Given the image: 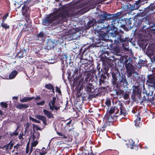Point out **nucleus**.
<instances>
[{
    "label": "nucleus",
    "instance_id": "aec40b11",
    "mask_svg": "<svg viewBox=\"0 0 155 155\" xmlns=\"http://www.w3.org/2000/svg\"><path fill=\"white\" fill-rule=\"evenodd\" d=\"M126 26L125 25V29H124V30H128L129 29H131L132 26V25L131 21L130 19H127V20Z\"/></svg>",
    "mask_w": 155,
    "mask_h": 155
},
{
    "label": "nucleus",
    "instance_id": "6e6552de",
    "mask_svg": "<svg viewBox=\"0 0 155 155\" xmlns=\"http://www.w3.org/2000/svg\"><path fill=\"white\" fill-rule=\"evenodd\" d=\"M107 89L105 87L102 86H99L98 88H97L96 89V91H95L94 94H92V97H95L97 96H100L102 93H104L106 91Z\"/></svg>",
    "mask_w": 155,
    "mask_h": 155
},
{
    "label": "nucleus",
    "instance_id": "79ce46f5",
    "mask_svg": "<svg viewBox=\"0 0 155 155\" xmlns=\"http://www.w3.org/2000/svg\"><path fill=\"white\" fill-rule=\"evenodd\" d=\"M122 96L124 98V99L125 100H127L130 98L129 94L127 92H126V93H124V95H123Z\"/></svg>",
    "mask_w": 155,
    "mask_h": 155
},
{
    "label": "nucleus",
    "instance_id": "6e6d98bb",
    "mask_svg": "<svg viewBox=\"0 0 155 155\" xmlns=\"http://www.w3.org/2000/svg\"><path fill=\"white\" fill-rule=\"evenodd\" d=\"M19 127L18 126L16 128V129L15 130L13 133H12L11 134V135L12 136H13V135L17 136V135H18V132H17V130L18 129Z\"/></svg>",
    "mask_w": 155,
    "mask_h": 155
},
{
    "label": "nucleus",
    "instance_id": "a19ab883",
    "mask_svg": "<svg viewBox=\"0 0 155 155\" xmlns=\"http://www.w3.org/2000/svg\"><path fill=\"white\" fill-rule=\"evenodd\" d=\"M45 87L46 88L50 90H51L54 87L53 85L50 83L45 84Z\"/></svg>",
    "mask_w": 155,
    "mask_h": 155
},
{
    "label": "nucleus",
    "instance_id": "9b49d317",
    "mask_svg": "<svg viewBox=\"0 0 155 155\" xmlns=\"http://www.w3.org/2000/svg\"><path fill=\"white\" fill-rule=\"evenodd\" d=\"M147 77L148 79L147 80V82L148 85L151 87L154 86L155 84V74H148Z\"/></svg>",
    "mask_w": 155,
    "mask_h": 155
},
{
    "label": "nucleus",
    "instance_id": "c03bdc74",
    "mask_svg": "<svg viewBox=\"0 0 155 155\" xmlns=\"http://www.w3.org/2000/svg\"><path fill=\"white\" fill-rule=\"evenodd\" d=\"M103 70H104V71H103V73H104V74L107 75V74H108L107 72L109 70V68L108 66L106 65H104Z\"/></svg>",
    "mask_w": 155,
    "mask_h": 155
},
{
    "label": "nucleus",
    "instance_id": "7ed1b4c3",
    "mask_svg": "<svg viewBox=\"0 0 155 155\" xmlns=\"http://www.w3.org/2000/svg\"><path fill=\"white\" fill-rule=\"evenodd\" d=\"M112 76V83L114 86L118 88L122 87L124 88L128 85V83L125 75L122 74L121 76L118 71H115L111 72Z\"/></svg>",
    "mask_w": 155,
    "mask_h": 155
},
{
    "label": "nucleus",
    "instance_id": "72a5a7b5",
    "mask_svg": "<svg viewBox=\"0 0 155 155\" xmlns=\"http://www.w3.org/2000/svg\"><path fill=\"white\" fill-rule=\"evenodd\" d=\"M95 22L96 21L94 19L89 21L87 23V27L89 28L90 27H92L94 25Z\"/></svg>",
    "mask_w": 155,
    "mask_h": 155
},
{
    "label": "nucleus",
    "instance_id": "cd10ccee",
    "mask_svg": "<svg viewBox=\"0 0 155 155\" xmlns=\"http://www.w3.org/2000/svg\"><path fill=\"white\" fill-rule=\"evenodd\" d=\"M85 81L86 82L89 83L90 81H92V76L91 74L87 73L85 77Z\"/></svg>",
    "mask_w": 155,
    "mask_h": 155
},
{
    "label": "nucleus",
    "instance_id": "338daca9",
    "mask_svg": "<svg viewBox=\"0 0 155 155\" xmlns=\"http://www.w3.org/2000/svg\"><path fill=\"white\" fill-rule=\"evenodd\" d=\"M66 38L68 40L70 41L73 39V38L72 35H69L67 36V37H66Z\"/></svg>",
    "mask_w": 155,
    "mask_h": 155
},
{
    "label": "nucleus",
    "instance_id": "4468645a",
    "mask_svg": "<svg viewBox=\"0 0 155 155\" xmlns=\"http://www.w3.org/2000/svg\"><path fill=\"white\" fill-rule=\"evenodd\" d=\"M103 17L104 18V19L112 20V21H111L112 22H114L115 23L116 22L115 19L114 18V14H108L107 12H106V13L104 15Z\"/></svg>",
    "mask_w": 155,
    "mask_h": 155
},
{
    "label": "nucleus",
    "instance_id": "f3484780",
    "mask_svg": "<svg viewBox=\"0 0 155 155\" xmlns=\"http://www.w3.org/2000/svg\"><path fill=\"white\" fill-rule=\"evenodd\" d=\"M93 87V86L92 85V84L90 83L86 85V91L88 92L94 94L95 91H96L94 88Z\"/></svg>",
    "mask_w": 155,
    "mask_h": 155
},
{
    "label": "nucleus",
    "instance_id": "39448f33",
    "mask_svg": "<svg viewBox=\"0 0 155 155\" xmlns=\"http://www.w3.org/2000/svg\"><path fill=\"white\" fill-rule=\"evenodd\" d=\"M119 112V109L117 106L111 107L105 116L107 119L106 121L107 124L110 125V124H112L113 122L116 121L118 116L117 114Z\"/></svg>",
    "mask_w": 155,
    "mask_h": 155
},
{
    "label": "nucleus",
    "instance_id": "f03ea898",
    "mask_svg": "<svg viewBox=\"0 0 155 155\" xmlns=\"http://www.w3.org/2000/svg\"><path fill=\"white\" fill-rule=\"evenodd\" d=\"M69 17V14L67 11H63L55 15H50L45 18L42 24L46 26L49 25L52 23L54 26L62 24L67 21V18Z\"/></svg>",
    "mask_w": 155,
    "mask_h": 155
},
{
    "label": "nucleus",
    "instance_id": "bb28decb",
    "mask_svg": "<svg viewBox=\"0 0 155 155\" xmlns=\"http://www.w3.org/2000/svg\"><path fill=\"white\" fill-rule=\"evenodd\" d=\"M25 49L20 50L16 55L15 57L17 58H22L24 57V51H25Z\"/></svg>",
    "mask_w": 155,
    "mask_h": 155
},
{
    "label": "nucleus",
    "instance_id": "774afa93",
    "mask_svg": "<svg viewBox=\"0 0 155 155\" xmlns=\"http://www.w3.org/2000/svg\"><path fill=\"white\" fill-rule=\"evenodd\" d=\"M56 91L59 94H61V91L59 88L58 86H56Z\"/></svg>",
    "mask_w": 155,
    "mask_h": 155
},
{
    "label": "nucleus",
    "instance_id": "9d476101",
    "mask_svg": "<svg viewBox=\"0 0 155 155\" xmlns=\"http://www.w3.org/2000/svg\"><path fill=\"white\" fill-rule=\"evenodd\" d=\"M118 105L119 106H117L119 110H120V113L119 112L118 114V116L120 115L125 116L127 114V113L123 103L119 101L118 103Z\"/></svg>",
    "mask_w": 155,
    "mask_h": 155
},
{
    "label": "nucleus",
    "instance_id": "3c124183",
    "mask_svg": "<svg viewBox=\"0 0 155 155\" xmlns=\"http://www.w3.org/2000/svg\"><path fill=\"white\" fill-rule=\"evenodd\" d=\"M9 13H5L2 17V22H5V21L6 20L7 17L8 16Z\"/></svg>",
    "mask_w": 155,
    "mask_h": 155
},
{
    "label": "nucleus",
    "instance_id": "393cba45",
    "mask_svg": "<svg viewBox=\"0 0 155 155\" xmlns=\"http://www.w3.org/2000/svg\"><path fill=\"white\" fill-rule=\"evenodd\" d=\"M13 145V144L12 143V141H11L9 143L6 144L4 147H1V148H5L6 150H8V149L11 150L12 147Z\"/></svg>",
    "mask_w": 155,
    "mask_h": 155
},
{
    "label": "nucleus",
    "instance_id": "20e7f679",
    "mask_svg": "<svg viewBox=\"0 0 155 155\" xmlns=\"http://www.w3.org/2000/svg\"><path fill=\"white\" fill-rule=\"evenodd\" d=\"M120 61L125 65L127 76L130 77L135 71V67L132 64L133 61L129 57L126 55L122 56Z\"/></svg>",
    "mask_w": 155,
    "mask_h": 155
},
{
    "label": "nucleus",
    "instance_id": "49530a36",
    "mask_svg": "<svg viewBox=\"0 0 155 155\" xmlns=\"http://www.w3.org/2000/svg\"><path fill=\"white\" fill-rule=\"evenodd\" d=\"M81 68L80 67L76 68L75 70L74 71V76L75 75V77H77L78 76V73L79 70H80Z\"/></svg>",
    "mask_w": 155,
    "mask_h": 155
},
{
    "label": "nucleus",
    "instance_id": "2f4dec72",
    "mask_svg": "<svg viewBox=\"0 0 155 155\" xmlns=\"http://www.w3.org/2000/svg\"><path fill=\"white\" fill-rule=\"evenodd\" d=\"M153 91H150L149 93L148 94L147 96H150V97H150L149 100L150 102H152L155 99V94L153 95Z\"/></svg>",
    "mask_w": 155,
    "mask_h": 155
},
{
    "label": "nucleus",
    "instance_id": "a18cd8bd",
    "mask_svg": "<svg viewBox=\"0 0 155 155\" xmlns=\"http://www.w3.org/2000/svg\"><path fill=\"white\" fill-rule=\"evenodd\" d=\"M35 155H43V153H41L40 150L38 149H36L34 151Z\"/></svg>",
    "mask_w": 155,
    "mask_h": 155
},
{
    "label": "nucleus",
    "instance_id": "e2e57ef3",
    "mask_svg": "<svg viewBox=\"0 0 155 155\" xmlns=\"http://www.w3.org/2000/svg\"><path fill=\"white\" fill-rule=\"evenodd\" d=\"M45 103V101L44 100H43L42 101L38 102L36 103V104L38 105H44Z\"/></svg>",
    "mask_w": 155,
    "mask_h": 155
},
{
    "label": "nucleus",
    "instance_id": "c9c22d12",
    "mask_svg": "<svg viewBox=\"0 0 155 155\" xmlns=\"http://www.w3.org/2000/svg\"><path fill=\"white\" fill-rule=\"evenodd\" d=\"M32 0H27L24 2L21 5H24V4L26 7H28L29 8L31 5L30 4V3L31 2Z\"/></svg>",
    "mask_w": 155,
    "mask_h": 155
},
{
    "label": "nucleus",
    "instance_id": "09e8293b",
    "mask_svg": "<svg viewBox=\"0 0 155 155\" xmlns=\"http://www.w3.org/2000/svg\"><path fill=\"white\" fill-rule=\"evenodd\" d=\"M41 153H43V155H45L47 153V150L45 147H43L40 150Z\"/></svg>",
    "mask_w": 155,
    "mask_h": 155
},
{
    "label": "nucleus",
    "instance_id": "a878e982",
    "mask_svg": "<svg viewBox=\"0 0 155 155\" xmlns=\"http://www.w3.org/2000/svg\"><path fill=\"white\" fill-rule=\"evenodd\" d=\"M149 97H147V96H143L142 98V97L140 98V104H144V103H147L148 101H149Z\"/></svg>",
    "mask_w": 155,
    "mask_h": 155
},
{
    "label": "nucleus",
    "instance_id": "412c9836",
    "mask_svg": "<svg viewBox=\"0 0 155 155\" xmlns=\"http://www.w3.org/2000/svg\"><path fill=\"white\" fill-rule=\"evenodd\" d=\"M29 107V105L28 104H18L16 105L15 107L18 109H26Z\"/></svg>",
    "mask_w": 155,
    "mask_h": 155
},
{
    "label": "nucleus",
    "instance_id": "37998d69",
    "mask_svg": "<svg viewBox=\"0 0 155 155\" xmlns=\"http://www.w3.org/2000/svg\"><path fill=\"white\" fill-rule=\"evenodd\" d=\"M44 34L42 31H41L39 34L36 35V36L38 38L36 40H38L39 38H42L44 37Z\"/></svg>",
    "mask_w": 155,
    "mask_h": 155
},
{
    "label": "nucleus",
    "instance_id": "0eeeda50",
    "mask_svg": "<svg viewBox=\"0 0 155 155\" xmlns=\"http://www.w3.org/2000/svg\"><path fill=\"white\" fill-rule=\"evenodd\" d=\"M133 87L132 98L135 100L137 96L139 98V100H140V98L141 97V89L137 86H134Z\"/></svg>",
    "mask_w": 155,
    "mask_h": 155
},
{
    "label": "nucleus",
    "instance_id": "2eb2a0df",
    "mask_svg": "<svg viewBox=\"0 0 155 155\" xmlns=\"http://www.w3.org/2000/svg\"><path fill=\"white\" fill-rule=\"evenodd\" d=\"M110 30V29H108L107 28L104 27L101 30L99 34L103 38H104L107 36V34L108 33Z\"/></svg>",
    "mask_w": 155,
    "mask_h": 155
},
{
    "label": "nucleus",
    "instance_id": "de8ad7c7",
    "mask_svg": "<svg viewBox=\"0 0 155 155\" xmlns=\"http://www.w3.org/2000/svg\"><path fill=\"white\" fill-rule=\"evenodd\" d=\"M29 119L30 120H31L32 121L37 123H40V121L38 120H37L35 119L32 117L31 116L29 117Z\"/></svg>",
    "mask_w": 155,
    "mask_h": 155
},
{
    "label": "nucleus",
    "instance_id": "4c0bfd02",
    "mask_svg": "<svg viewBox=\"0 0 155 155\" xmlns=\"http://www.w3.org/2000/svg\"><path fill=\"white\" fill-rule=\"evenodd\" d=\"M121 14V12H117V13L114 14V18L115 19L116 21L118 22L119 19V16Z\"/></svg>",
    "mask_w": 155,
    "mask_h": 155
},
{
    "label": "nucleus",
    "instance_id": "69168bd1",
    "mask_svg": "<svg viewBox=\"0 0 155 155\" xmlns=\"http://www.w3.org/2000/svg\"><path fill=\"white\" fill-rule=\"evenodd\" d=\"M105 74H104V73H103L102 74H101V76L100 77V78L104 80L106 78V77L105 76Z\"/></svg>",
    "mask_w": 155,
    "mask_h": 155
},
{
    "label": "nucleus",
    "instance_id": "f704fd0d",
    "mask_svg": "<svg viewBox=\"0 0 155 155\" xmlns=\"http://www.w3.org/2000/svg\"><path fill=\"white\" fill-rule=\"evenodd\" d=\"M1 24L2 28H4L5 30L10 28L9 25H8L7 23H5V22H2V23Z\"/></svg>",
    "mask_w": 155,
    "mask_h": 155
},
{
    "label": "nucleus",
    "instance_id": "8fccbe9b",
    "mask_svg": "<svg viewBox=\"0 0 155 155\" xmlns=\"http://www.w3.org/2000/svg\"><path fill=\"white\" fill-rule=\"evenodd\" d=\"M1 106L2 108H6L8 107V104L6 102H1Z\"/></svg>",
    "mask_w": 155,
    "mask_h": 155
},
{
    "label": "nucleus",
    "instance_id": "a211bd4d",
    "mask_svg": "<svg viewBox=\"0 0 155 155\" xmlns=\"http://www.w3.org/2000/svg\"><path fill=\"white\" fill-rule=\"evenodd\" d=\"M114 86V89L116 91V94L117 95L122 96L124 91L123 90H121L120 87H117L116 86Z\"/></svg>",
    "mask_w": 155,
    "mask_h": 155
},
{
    "label": "nucleus",
    "instance_id": "423d86ee",
    "mask_svg": "<svg viewBox=\"0 0 155 155\" xmlns=\"http://www.w3.org/2000/svg\"><path fill=\"white\" fill-rule=\"evenodd\" d=\"M144 23L145 25L143 24V26L141 27L140 30L143 32L145 33L144 36L146 37L147 38L145 39V41H142L141 44L143 46L146 48L148 45L147 41L152 38V37L154 35V33L153 32V31L152 30H150V29L148 28L146 26V23L144 22Z\"/></svg>",
    "mask_w": 155,
    "mask_h": 155
},
{
    "label": "nucleus",
    "instance_id": "5701e85b",
    "mask_svg": "<svg viewBox=\"0 0 155 155\" xmlns=\"http://www.w3.org/2000/svg\"><path fill=\"white\" fill-rule=\"evenodd\" d=\"M141 117H140L139 115L138 114L137 118L135 120H134V122L135 123V125L136 127H140V120Z\"/></svg>",
    "mask_w": 155,
    "mask_h": 155
},
{
    "label": "nucleus",
    "instance_id": "b1692460",
    "mask_svg": "<svg viewBox=\"0 0 155 155\" xmlns=\"http://www.w3.org/2000/svg\"><path fill=\"white\" fill-rule=\"evenodd\" d=\"M43 111L44 114L48 118H51V117L54 118L53 114L50 111L45 109L43 110Z\"/></svg>",
    "mask_w": 155,
    "mask_h": 155
},
{
    "label": "nucleus",
    "instance_id": "c756f323",
    "mask_svg": "<svg viewBox=\"0 0 155 155\" xmlns=\"http://www.w3.org/2000/svg\"><path fill=\"white\" fill-rule=\"evenodd\" d=\"M58 57L60 59L62 60L63 61V59L65 58L66 59L68 57L67 56L64 54V53L63 51L61 53H57Z\"/></svg>",
    "mask_w": 155,
    "mask_h": 155
},
{
    "label": "nucleus",
    "instance_id": "864d4df0",
    "mask_svg": "<svg viewBox=\"0 0 155 155\" xmlns=\"http://www.w3.org/2000/svg\"><path fill=\"white\" fill-rule=\"evenodd\" d=\"M57 134L59 136H61L62 138H64L66 139L67 137L64 134H62L60 132H57Z\"/></svg>",
    "mask_w": 155,
    "mask_h": 155
},
{
    "label": "nucleus",
    "instance_id": "f8f14e48",
    "mask_svg": "<svg viewBox=\"0 0 155 155\" xmlns=\"http://www.w3.org/2000/svg\"><path fill=\"white\" fill-rule=\"evenodd\" d=\"M79 76V75H78V77H75L74 79L73 84L75 86L76 89L80 87L81 86V87H82L83 80L82 79L79 80L78 76Z\"/></svg>",
    "mask_w": 155,
    "mask_h": 155
},
{
    "label": "nucleus",
    "instance_id": "0e129e2a",
    "mask_svg": "<svg viewBox=\"0 0 155 155\" xmlns=\"http://www.w3.org/2000/svg\"><path fill=\"white\" fill-rule=\"evenodd\" d=\"M81 86L80 87H78V88H77V89L75 88V90H76V91L77 92V93H81Z\"/></svg>",
    "mask_w": 155,
    "mask_h": 155
},
{
    "label": "nucleus",
    "instance_id": "4d7b16f0",
    "mask_svg": "<svg viewBox=\"0 0 155 155\" xmlns=\"http://www.w3.org/2000/svg\"><path fill=\"white\" fill-rule=\"evenodd\" d=\"M130 7L131 5H127L126 6V10L127 12H128V11H130L131 10V9Z\"/></svg>",
    "mask_w": 155,
    "mask_h": 155
},
{
    "label": "nucleus",
    "instance_id": "473e14b6",
    "mask_svg": "<svg viewBox=\"0 0 155 155\" xmlns=\"http://www.w3.org/2000/svg\"><path fill=\"white\" fill-rule=\"evenodd\" d=\"M34 97H24L22 99L20 100V101L21 102H26L27 101H30L31 100H32L33 99H34Z\"/></svg>",
    "mask_w": 155,
    "mask_h": 155
},
{
    "label": "nucleus",
    "instance_id": "58836bf2",
    "mask_svg": "<svg viewBox=\"0 0 155 155\" xmlns=\"http://www.w3.org/2000/svg\"><path fill=\"white\" fill-rule=\"evenodd\" d=\"M105 105L108 107H110L111 105V100L110 98H107L105 103Z\"/></svg>",
    "mask_w": 155,
    "mask_h": 155
},
{
    "label": "nucleus",
    "instance_id": "ea45409f",
    "mask_svg": "<svg viewBox=\"0 0 155 155\" xmlns=\"http://www.w3.org/2000/svg\"><path fill=\"white\" fill-rule=\"evenodd\" d=\"M80 155H91V153H89V151L87 149H84L82 153Z\"/></svg>",
    "mask_w": 155,
    "mask_h": 155
},
{
    "label": "nucleus",
    "instance_id": "1a4fd4ad",
    "mask_svg": "<svg viewBox=\"0 0 155 155\" xmlns=\"http://www.w3.org/2000/svg\"><path fill=\"white\" fill-rule=\"evenodd\" d=\"M56 99L55 97H53L52 100H50L48 103V105L49 107V109L52 111H53L54 109L57 111L60 108V107H57L55 105Z\"/></svg>",
    "mask_w": 155,
    "mask_h": 155
},
{
    "label": "nucleus",
    "instance_id": "603ef678",
    "mask_svg": "<svg viewBox=\"0 0 155 155\" xmlns=\"http://www.w3.org/2000/svg\"><path fill=\"white\" fill-rule=\"evenodd\" d=\"M25 17V20L27 23H30L31 20L30 18V15H27L24 16Z\"/></svg>",
    "mask_w": 155,
    "mask_h": 155
},
{
    "label": "nucleus",
    "instance_id": "6ab92c4d",
    "mask_svg": "<svg viewBox=\"0 0 155 155\" xmlns=\"http://www.w3.org/2000/svg\"><path fill=\"white\" fill-rule=\"evenodd\" d=\"M33 140H37L39 138L40 136V133L38 131H36L34 129V127L35 124H33Z\"/></svg>",
    "mask_w": 155,
    "mask_h": 155
},
{
    "label": "nucleus",
    "instance_id": "680f3d73",
    "mask_svg": "<svg viewBox=\"0 0 155 155\" xmlns=\"http://www.w3.org/2000/svg\"><path fill=\"white\" fill-rule=\"evenodd\" d=\"M103 54H107V56L106 55H104V56L105 57L107 58L108 59L111 60V59H110V56L108 57L109 53L108 51H106L104 52H103Z\"/></svg>",
    "mask_w": 155,
    "mask_h": 155
},
{
    "label": "nucleus",
    "instance_id": "5fc2aeb1",
    "mask_svg": "<svg viewBox=\"0 0 155 155\" xmlns=\"http://www.w3.org/2000/svg\"><path fill=\"white\" fill-rule=\"evenodd\" d=\"M107 127V125L106 124H104L103 126L100 128L99 130L102 132H103L105 130V128Z\"/></svg>",
    "mask_w": 155,
    "mask_h": 155
},
{
    "label": "nucleus",
    "instance_id": "13d9d810",
    "mask_svg": "<svg viewBox=\"0 0 155 155\" xmlns=\"http://www.w3.org/2000/svg\"><path fill=\"white\" fill-rule=\"evenodd\" d=\"M33 142L31 143V146L33 147H35L38 144V142L37 140H33Z\"/></svg>",
    "mask_w": 155,
    "mask_h": 155
},
{
    "label": "nucleus",
    "instance_id": "7c9ffc66",
    "mask_svg": "<svg viewBox=\"0 0 155 155\" xmlns=\"http://www.w3.org/2000/svg\"><path fill=\"white\" fill-rule=\"evenodd\" d=\"M127 19V18H124L121 20L120 21V27L123 29H125V25L126 26V23Z\"/></svg>",
    "mask_w": 155,
    "mask_h": 155
},
{
    "label": "nucleus",
    "instance_id": "dca6fc26",
    "mask_svg": "<svg viewBox=\"0 0 155 155\" xmlns=\"http://www.w3.org/2000/svg\"><path fill=\"white\" fill-rule=\"evenodd\" d=\"M35 117L36 118L41 120L45 126L47 125V120L46 117L45 116L42 115L36 114L35 116Z\"/></svg>",
    "mask_w": 155,
    "mask_h": 155
},
{
    "label": "nucleus",
    "instance_id": "c85d7f7f",
    "mask_svg": "<svg viewBox=\"0 0 155 155\" xmlns=\"http://www.w3.org/2000/svg\"><path fill=\"white\" fill-rule=\"evenodd\" d=\"M18 73V72L16 70H14L12 71L9 76V78L10 79L14 78L17 75Z\"/></svg>",
    "mask_w": 155,
    "mask_h": 155
},
{
    "label": "nucleus",
    "instance_id": "e433bc0d",
    "mask_svg": "<svg viewBox=\"0 0 155 155\" xmlns=\"http://www.w3.org/2000/svg\"><path fill=\"white\" fill-rule=\"evenodd\" d=\"M129 145L130 146V148L131 149H134V147H135V142L132 139H130L129 141Z\"/></svg>",
    "mask_w": 155,
    "mask_h": 155
},
{
    "label": "nucleus",
    "instance_id": "bf43d9fd",
    "mask_svg": "<svg viewBox=\"0 0 155 155\" xmlns=\"http://www.w3.org/2000/svg\"><path fill=\"white\" fill-rule=\"evenodd\" d=\"M30 124L28 122L26 124V127L25 128V132H26L27 131L28 129L30 127Z\"/></svg>",
    "mask_w": 155,
    "mask_h": 155
},
{
    "label": "nucleus",
    "instance_id": "4be33fe9",
    "mask_svg": "<svg viewBox=\"0 0 155 155\" xmlns=\"http://www.w3.org/2000/svg\"><path fill=\"white\" fill-rule=\"evenodd\" d=\"M152 7L150 5L144 10V14L145 15H148L152 14V10L151 9Z\"/></svg>",
    "mask_w": 155,
    "mask_h": 155
},
{
    "label": "nucleus",
    "instance_id": "052dcab7",
    "mask_svg": "<svg viewBox=\"0 0 155 155\" xmlns=\"http://www.w3.org/2000/svg\"><path fill=\"white\" fill-rule=\"evenodd\" d=\"M104 79H101L100 78L99 81V86H101L102 84H104Z\"/></svg>",
    "mask_w": 155,
    "mask_h": 155
},
{
    "label": "nucleus",
    "instance_id": "ddd939ff",
    "mask_svg": "<svg viewBox=\"0 0 155 155\" xmlns=\"http://www.w3.org/2000/svg\"><path fill=\"white\" fill-rule=\"evenodd\" d=\"M20 6H22L21 12L22 15L24 16L30 15L31 11L28 7H26L25 4L24 5H21Z\"/></svg>",
    "mask_w": 155,
    "mask_h": 155
},
{
    "label": "nucleus",
    "instance_id": "f257e3e1",
    "mask_svg": "<svg viewBox=\"0 0 155 155\" xmlns=\"http://www.w3.org/2000/svg\"><path fill=\"white\" fill-rule=\"evenodd\" d=\"M120 32L118 31H114V33H110L111 36L115 38L114 42L113 43V40H111L112 43L109 45L107 44V48L113 51L114 52L118 53L120 52L119 45H122L124 48L127 49L129 44V38L125 37H124L123 33Z\"/></svg>",
    "mask_w": 155,
    "mask_h": 155
}]
</instances>
